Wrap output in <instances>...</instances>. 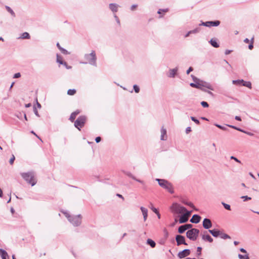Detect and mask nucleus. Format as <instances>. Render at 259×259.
<instances>
[{
    "label": "nucleus",
    "instance_id": "f257e3e1",
    "mask_svg": "<svg viewBox=\"0 0 259 259\" xmlns=\"http://www.w3.org/2000/svg\"><path fill=\"white\" fill-rule=\"evenodd\" d=\"M21 177L32 186H34L37 181L34 178V173L33 171L21 173Z\"/></svg>",
    "mask_w": 259,
    "mask_h": 259
},
{
    "label": "nucleus",
    "instance_id": "f03ea898",
    "mask_svg": "<svg viewBox=\"0 0 259 259\" xmlns=\"http://www.w3.org/2000/svg\"><path fill=\"white\" fill-rule=\"evenodd\" d=\"M156 181L158 182L160 187L167 190L170 193L173 194L174 193L172 186L168 181L164 179H156Z\"/></svg>",
    "mask_w": 259,
    "mask_h": 259
},
{
    "label": "nucleus",
    "instance_id": "7ed1b4c3",
    "mask_svg": "<svg viewBox=\"0 0 259 259\" xmlns=\"http://www.w3.org/2000/svg\"><path fill=\"white\" fill-rule=\"evenodd\" d=\"M68 221L74 226H78L81 223V217L80 214L75 216H70L67 212H63Z\"/></svg>",
    "mask_w": 259,
    "mask_h": 259
},
{
    "label": "nucleus",
    "instance_id": "20e7f679",
    "mask_svg": "<svg viewBox=\"0 0 259 259\" xmlns=\"http://www.w3.org/2000/svg\"><path fill=\"white\" fill-rule=\"evenodd\" d=\"M84 59L87 61V62H84V64L89 63L91 65L96 66V53L94 51H92L90 54H85Z\"/></svg>",
    "mask_w": 259,
    "mask_h": 259
},
{
    "label": "nucleus",
    "instance_id": "39448f33",
    "mask_svg": "<svg viewBox=\"0 0 259 259\" xmlns=\"http://www.w3.org/2000/svg\"><path fill=\"white\" fill-rule=\"evenodd\" d=\"M199 233V230L198 229L193 228L187 232L186 236L190 240L195 241L197 239Z\"/></svg>",
    "mask_w": 259,
    "mask_h": 259
},
{
    "label": "nucleus",
    "instance_id": "423d86ee",
    "mask_svg": "<svg viewBox=\"0 0 259 259\" xmlns=\"http://www.w3.org/2000/svg\"><path fill=\"white\" fill-rule=\"evenodd\" d=\"M87 118L85 116H80L74 122V126L79 131L83 127L86 121Z\"/></svg>",
    "mask_w": 259,
    "mask_h": 259
},
{
    "label": "nucleus",
    "instance_id": "0eeeda50",
    "mask_svg": "<svg viewBox=\"0 0 259 259\" xmlns=\"http://www.w3.org/2000/svg\"><path fill=\"white\" fill-rule=\"evenodd\" d=\"M172 211L177 214H181L186 211V208L178 203H174L171 206Z\"/></svg>",
    "mask_w": 259,
    "mask_h": 259
},
{
    "label": "nucleus",
    "instance_id": "6e6552de",
    "mask_svg": "<svg viewBox=\"0 0 259 259\" xmlns=\"http://www.w3.org/2000/svg\"><path fill=\"white\" fill-rule=\"evenodd\" d=\"M197 81H198L197 84L198 85V87H199V88H198V89L203 90V88H205L207 89L212 91L213 90V87L209 82H207L200 79Z\"/></svg>",
    "mask_w": 259,
    "mask_h": 259
},
{
    "label": "nucleus",
    "instance_id": "1a4fd4ad",
    "mask_svg": "<svg viewBox=\"0 0 259 259\" xmlns=\"http://www.w3.org/2000/svg\"><path fill=\"white\" fill-rule=\"evenodd\" d=\"M220 21L219 20H216L214 21H207L205 22H202L199 24V26L202 25L206 27H211V26H218L220 25Z\"/></svg>",
    "mask_w": 259,
    "mask_h": 259
},
{
    "label": "nucleus",
    "instance_id": "9d476101",
    "mask_svg": "<svg viewBox=\"0 0 259 259\" xmlns=\"http://www.w3.org/2000/svg\"><path fill=\"white\" fill-rule=\"evenodd\" d=\"M176 240L177 243V245H180L181 244L187 245L186 242H185V237L183 236L178 235L176 237Z\"/></svg>",
    "mask_w": 259,
    "mask_h": 259
},
{
    "label": "nucleus",
    "instance_id": "9b49d317",
    "mask_svg": "<svg viewBox=\"0 0 259 259\" xmlns=\"http://www.w3.org/2000/svg\"><path fill=\"white\" fill-rule=\"evenodd\" d=\"M190 250L189 249H185L179 252L178 254V256L180 258H183L190 255Z\"/></svg>",
    "mask_w": 259,
    "mask_h": 259
},
{
    "label": "nucleus",
    "instance_id": "f8f14e48",
    "mask_svg": "<svg viewBox=\"0 0 259 259\" xmlns=\"http://www.w3.org/2000/svg\"><path fill=\"white\" fill-rule=\"evenodd\" d=\"M203 227L205 229H208L212 227V223L210 219L205 218L203 220Z\"/></svg>",
    "mask_w": 259,
    "mask_h": 259
},
{
    "label": "nucleus",
    "instance_id": "ddd939ff",
    "mask_svg": "<svg viewBox=\"0 0 259 259\" xmlns=\"http://www.w3.org/2000/svg\"><path fill=\"white\" fill-rule=\"evenodd\" d=\"M207 233L206 231L204 232L203 234L202 235V239L203 240L207 241L209 242H210V243L212 242L213 241V239L209 235L206 234L205 233Z\"/></svg>",
    "mask_w": 259,
    "mask_h": 259
},
{
    "label": "nucleus",
    "instance_id": "4468645a",
    "mask_svg": "<svg viewBox=\"0 0 259 259\" xmlns=\"http://www.w3.org/2000/svg\"><path fill=\"white\" fill-rule=\"evenodd\" d=\"M123 172L128 177L131 178L132 179H133V180L136 181L137 182H138L142 184H144V182L143 181H141L140 180H139V179H137L134 176H133L132 173H131L129 171H123Z\"/></svg>",
    "mask_w": 259,
    "mask_h": 259
},
{
    "label": "nucleus",
    "instance_id": "2eb2a0df",
    "mask_svg": "<svg viewBox=\"0 0 259 259\" xmlns=\"http://www.w3.org/2000/svg\"><path fill=\"white\" fill-rule=\"evenodd\" d=\"M201 220V217L197 214H194L190 220V222L192 223H198Z\"/></svg>",
    "mask_w": 259,
    "mask_h": 259
},
{
    "label": "nucleus",
    "instance_id": "dca6fc26",
    "mask_svg": "<svg viewBox=\"0 0 259 259\" xmlns=\"http://www.w3.org/2000/svg\"><path fill=\"white\" fill-rule=\"evenodd\" d=\"M178 70V67H176L175 68L170 69L169 70V74H168V76L170 78L175 77V75L176 74Z\"/></svg>",
    "mask_w": 259,
    "mask_h": 259
},
{
    "label": "nucleus",
    "instance_id": "f3484780",
    "mask_svg": "<svg viewBox=\"0 0 259 259\" xmlns=\"http://www.w3.org/2000/svg\"><path fill=\"white\" fill-rule=\"evenodd\" d=\"M167 139V136H166V130L165 128H163L162 127L161 129V137L160 139L161 140H166Z\"/></svg>",
    "mask_w": 259,
    "mask_h": 259
},
{
    "label": "nucleus",
    "instance_id": "a211bd4d",
    "mask_svg": "<svg viewBox=\"0 0 259 259\" xmlns=\"http://www.w3.org/2000/svg\"><path fill=\"white\" fill-rule=\"evenodd\" d=\"M140 209L143 215L144 221H146L148 217V209L143 206L140 207Z\"/></svg>",
    "mask_w": 259,
    "mask_h": 259
},
{
    "label": "nucleus",
    "instance_id": "6ab92c4d",
    "mask_svg": "<svg viewBox=\"0 0 259 259\" xmlns=\"http://www.w3.org/2000/svg\"><path fill=\"white\" fill-rule=\"evenodd\" d=\"M208 231L214 237H218L220 234V231L217 229L209 230Z\"/></svg>",
    "mask_w": 259,
    "mask_h": 259
},
{
    "label": "nucleus",
    "instance_id": "aec40b11",
    "mask_svg": "<svg viewBox=\"0 0 259 259\" xmlns=\"http://www.w3.org/2000/svg\"><path fill=\"white\" fill-rule=\"evenodd\" d=\"M80 113V111L78 110L72 112L70 116L69 119L71 121L73 122L75 119L76 116Z\"/></svg>",
    "mask_w": 259,
    "mask_h": 259
},
{
    "label": "nucleus",
    "instance_id": "412c9836",
    "mask_svg": "<svg viewBox=\"0 0 259 259\" xmlns=\"http://www.w3.org/2000/svg\"><path fill=\"white\" fill-rule=\"evenodd\" d=\"M118 6L116 4H109L110 9L113 12H116L118 10Z\"/></svg>",
    "mask_w": 259,
    "mask_h": 259
},
{
    "label": "nucleus",
    "instance_id": "4be33fe9",
    "mask_svg": "<svg viewBox=\"0 0 259 259\" xmlns=\"http://www.w3.org/2000/svg\"><path fill=\"white\" fill-rule=\"evenodd\" d=\"M188 218H187L186 216H185L184 214H182L180 219H179V223L180 224H183V223H185L186 222H187L188 220Z\"/></svg>",
    "mask_w": 259,
    "mask_h": 259
},
{
    "label": "nucleus",
    "instance_id": "5701e85b",
    "mask_svg": "<svg viewBox=\"0 0 259 259\" xmlns=\"http://www.w3.org/2000/svg\"><path fill=\"white\" fill-rule=\"evenodd\" d=\"M0 254L2 259H7L8 257L7 252L2 248H0Z\"/></svg>",
    "mask_w": 259,
    "mask_h": 259
},
{
    "label": "nucleus",
    "instance_id": "b1692460",
    "mask_svg": "<svg viewBox=\"0 0 259 259\" xmlns=\"http://www.w3.org/2000/svg\"><path fill=\"white\" fill-rule=\"evenodd\" d=\"M210 44L212 46H213L214 48H218L219 47V45L217 42L216 40L215 39H211L209 41Z\"/></svg>",
    "mask_w": 259,
    "mask_h": 259
},
{
    "label": "nucleus",
    "instance_id": "393cba45",
    "mask_svg": "<svg viewBox=\"0 0 259 259\" xmlns=\"http://www.w3.org/2000/svg\"><path fill=\"white\" fill-rule=\"evenodd\" d=\"M147 243L151 247L154 248L155 247V242L151 239H148L147 240Z\"/></svg>",
    "mask_w": 259,
    "mask_h": 259
},
{
    "label": "nucleus",
    "instance_id": "a878e982",
    "mask_svg": "<svg viewBox=\"0 0 259 259\" xmlns=\"http://www.w3.org/2000/svg\"><path fill=\"white\" fill-rule=\"evenodd\" d=\"M219 236L222 238V239H230L231 237L229 235H228V234H225L224 233H223L222 232H221L220 231V234L219 235Z\"/></svg>",
    "mask_w": 259,
    "mask_h": 259
},
{
    "label": "nucleus",
    "instance_id": "bb28decb",
    "mask_svg": "<svg viewBox=\"0 0 259 259\" xmlns=\"http://www.w3.org/2000/svg\"><path fill=\"white\" fill-rule=\"evenodd\" d=\"M57 47L58 48V49L61 51V52L63 54H69V53H68V52L66 50H65V49H63V48H62V47L60 46V45L59 43H58H58L57 44Z\"/></svg>",
    "mask_w": 259,
    "mask_h": 259
},
{
    "label": "nucleus",
    "instance_id": "cd10ccee",
    "mask_svg": "<svg viewBox=\"0 0 259 259\" xmlns=\"http://www.w3.org/2000/svg\"><path fill=\"white\" fill-rule=\"evenodd\" d=\"M20 38L22 39H29L30 38V35L28 32H25L21 34Z\"/></svg>",
    "mask_w": 259,
    "mask_h": 259
},
{
    "label": "nucleus",
    "instance_id": "c85d7f7f",
    "mask_svg": "<svg viewBox=\"0 0 259 259\" xmlns=\"http://www.w3.org/2000/svg\"><path fill=\"white\" fill-rule=\"evenodd\" d=\"M6 9L13 17H15V14L13 10L9 6H6Z\"/></svg>",
    "mask_w": 259,
    "mask_h": 259
},
{
    "label": "nucleus",
    "instance_id": "c756f323",
    "mask_svg": "<svg viewBox=\"0 0 259 259\" xmlns=\"http://www.w3.org/2000/svg\"><path fill=\"white\" fill-rule=\"evenodd\" d=\"M185 226L184 225H182L181 226L179 227V229H178V232L179 233H183L186 230V228H185Z\"/></svg>",
    "mask_w": 259,
    "mask_h": 259
},
{
    "label": "nucleus",
    "instance_id": "7c9ffc66",
    "mask_svg": "<svg viewBox=\"0 0 259 259\" xmlns=\"http://www.w3.org/2000/svg\"><path fill=\"white\" fill-rule=\"evenodd\" d=\"M232 82H233V83L234 84L241 85L243 83V82H244V80L243 79L234 80H233Z\"/></svg>",
    "mask_w": 259,
    "mask_h": 259
},
{
    "label": "nucleus",
    "instance_id": "2f4dec72",
    "mask_svg": "<svg viewBox=\"0 0 259 259\" xmlns=\"http://www.w3.org/2000/svg\"><path fill=\"white\" fill-rule=\"evenodd\" d=\"M243 86L246 87L249 89L251 88V83L249 81H244L243 82V83L242 84Z\"/></svg>",
    "mask_w": 259,
    "mask_h": 259
},
{
    "label": "nucleus",
    "instance_id": "473e14b6",
    "mask_svg": "<svg viewBox=\"0 0 259 259\" xmlns=\"http://www.w3.org/2000/svg\"><path fill=\"white\" fill-rule=\"evenodd\" d=\"M57 61L60 64H64L65 66H66L67 65V63L66 62H63V61L61 59V57L58 55H57Z\"/></svg>",
    "mask_w": 259,
    "mask_h": 259
},
{
    "label": "nucleus",
    "instance_id": "72a5a7b5",
    "mask_svg": "<svg viewBox=\"0 0 259 259\" xmlns=\"http://www.w3.org/2000/svg\"><path fill=\"white\" fill-rule=\"evenodd\" d=\"M238 256L239 259H249L248 254L247 253H246V254L244 255L239 254Z\"/></svg>",
    "mask_w": 259,
    "mask_h": 259
},
{
    "label": "nucleus",
    "instance_id": "f704fd0d",
    "mask_svg": "<svg viewBox=\"0 0 259 259\" xmlns=\"http://www.w3.org/2000/svg\"><path fill=\"white\" fill-rule=\"evenodd\" d=\"M182 202L184 204H185V205H188V206H189L190 207H192L193 208H195L194 205L191 202H188V201H183Z\"/></svg>",
    "mask_w": 259,
    "mask_h": 259
},
{
    "label": "nucleus",
    "instance_id": "c9c22d12",
    "mask_svg": "<svg viewBox=\"0 0 259 259\" xmlns=\"http://www.w3.org/2000/svg\"><path fill=\"white\" fill-rule=\"evenodd\" d=\"M76 93V90L74 89H69L67 91V94L69 95H74Z\"/></svg>",
    "mask_w": 259,
    "mask_h": 259
},
{
    "label": "nucleus",
    "instance_id": "e433bc0d",
    "mask_svg": "<svg viewBox=\"0 0 259 259\" xmlns=\"http://www.w3.org/2000/svg\"><path fill=\"white\" fill-rule=\"evenodd\" d=\"M222 204H223V205L224 206V207H225V209H226L227 210H231V207L229 204H226L224 202H222Z\"/></svg>",
    "mask_w": 259,
    "mask_h": 259
},
{
    "label": "nucleus",
    "instance_id": "4c0bfd02",
    "mask_svg": "<svg viewBox=\"0 0 259 259\" xmlns=\"http://www.w3.org/2000/svg\"><path fill=\"white\" fill-rule=\"evenodd\" d=\"M227 125L228 126H229V127H232V128H234V129H235V130H237V131H240V132H244V131H243V130H241V129H240V128H238V127H236V126H234V125H229V124H227Z\"/></svg>",
    "mask_w": 259,
    "mask_h": 259
},
{
    "label": "nucleus",
    "instance_id": "58836bf2",
    "mask_svg": "<svg viewBox=\"0 0 259 259\" xmlns=\"http://www.w3.org/2000/svg\"><path fill=\"white\" fill-rule=\"evenodd\" d=\"M217 127H219V128L222 130H224V131H227L228 129L227 127H225V126H223L220 124H214Z\"/></svg>",
    "mask_w": 259,
    "mask_h": 259
},
{
    "label": "nucleus",
    "instance_id": "ea45409f",
    "mask_svg": "<svg viewBox=\"0 0 259 259\" xmlns=\"http://www.w3.org/2000/svg\"><path fill=\"white\" fill-rule=\"evenodd\" d=\"M198 82H194V83H191L190 84V86L193 87V88H195L196 89H198V88H199V87H198Z\"/></svg>",
    "mask_w": 259,
    "mask_h": 259
},
{
    "label": "nucleus",
    "instance_id": "a19ab883",
    "mask_svg": "<svg viewBox=\"0 0 259 259\" xmlns=\"http://www.w3.org/2000/svg\"><path fill=\"white\" fill-rule=\"evenodd\" d=\"M253 37H252L251 38V39L250 40V44L248 46V49L249 50H252V48H253Z\"/></svg>",
    "mask_w": 259,
    "mask_h": 259
},
{
    "label": "nucleus",
    "instance_id": "79ce46f5",
    "mask_svg": "<svg viewBox=\"0 0 259 259\" xmlns=\"http://www.w3.org/2000/svg\"><path fill=\"white\" fill-rule=\"evenodd\" d=\"M200 30V28L198 27V28H196L195 29H194V30H190V32H191V33H197L198 32H199Z\"/></svg>",
    "mask_w": 259,
    "mask_h": 259
},
{
    "label": "nucleus",
    "instance_id": "37998d69",
    "mask_svg": "<svg viewBox=\"0 0 259 259\" xmlns=\"http://www.w3.org/2000/svg\"><path fill=\"white\" fill-rule=\"evenodd\" d=\"M241 198L243 199L244 201L249 200L251 199V198L250 197H248L247 196H242L241 197Z\"/></svg>",
    "mask_w": 259,
    "mask_h": 259
},
{
    "label": "nucleus",
    "instance_id": "c03bdc74",
    "mask_svg": "<svg viewBox=\"0 0 259 259\" xmlns=\"http://www.w3.org/2000/svg\"><path fill=\"white\" fill-rule=\"evenodd\" d=\"M191 119L192 121H193L194 122H195L196 124H199L200 123V122L199 121L196 119L195 117H193V116H191Z\"/></svg>",
    "mask_w": 259,
    "mask_h": 259
},
{
    "label": "nucleus",
    "instance_id": "a18cd8bd",
    "mask_svg": "<svg viewBox=\"0 0 259 259\" xmlns=\"http://www.w3.org/2000/svg\"><path fill=\"white\" fill-rule=\"evenodd\" d=\"M201 105L203 107H205V108H207L209 106V105L206 102H205V101H202L201 102Z\"/></svg>",
    "mask_w": 259,
    "mask_h": 259
},
{
    "label": "nucleus",
    "instance_id": "49530a36",
    "mask_svg": "<svg viewBox=\"0 0 259 259\" xmlns=\"http://www.w3.org/2000/svg\"><path fill=\"white\" fill-rule=\"evenodd\" d=\"M185 213H184V214L187 217V218H188L189 219V216L190 215L191 213V211H188L187 209H186V211H184Z\"/></svg>",
    "mask_w": 259,
    "mask_h": 259
},
{
    "label": "nucleus",
    "instance_id": "de8ad7c7",
    "mask_svg": "<svg viewBox=\"0 0 259 259\" xmlns=\"http://www.w3.org/2000/svg\"><path fill=\"white\" fill-rule=\"evenodd\" d=\"M133 87H134V89L135 90V92L136 93H138L139 92V91H140V89L138 87V86L137 85H134Z\"/></svg>",
    "mask_w": 259,
    "mask_h": 259
},
{
    "label": "nucleus",
    "instance_id": "09e8293b",
    "mask_svg": "<svg viewBox=\"0 0 259 259\" xmlns=\"http://www.w3.org/2000/svg\"><path fill=\"white\" fill-rule=\"evenodd\" d=\"M15 159V157L14 155H12V156L10 158V161H9L10 164L12 165L13 164Z\"/></svg>",
    "mask_w": 259,
    "mask_h": 259
},
{
    "label": "nucleus",
    "instance_id": "8fccbe9b",
    "mask_svg": "<svg viewBox=\"0 0 259 259\" xmlns=\"http://www.w3.org/2000/svg\"><path fill=\"white\" fill-rule=\"evenodd\" d=\"M137 7H138L137 5H136V4L133 5L131 7V10L132 11H134L137 9Z\"/></svg>",
    "mask_w": 259,
    "mask_h": 259
},
{
    "label": "nucleus",
    "instance_id": "3c124183",
    "mask_svg": "<svg viewBox=\"0 0 259 259\" xmlns=\"http://www.w3.org/2000/svg\"><path fill=\"white\" fill-rule=\"evenodd\" d=\"M184 226L185 227V228H186V230L188 229H191L192 227V225L191 224H185V225H184Z\"/></svg>",
    "mask_w": 259,
    "mask_h": 259
},
{
    "label": "nucleus",
    "instance_id": "603ef678",
    "mask_svg": "<svg viewBox=\"0 0 259 259\" xmlns=\"http://www.w3.org/2000/svg\"><path fill=\"white\" fill-rule=\"evenodd\" d=\"M206 88H203V90H201L204 91V92H205L207 93L209 95H213V93L211 92L206 90Z\"/></svg>",
    "mask_w": 259,
    "mask_h": 259
},
{
    "label": "nucleus",
    "instance_id": "864d4df0",
    "mask_svg": "<svg viewBox=\"0 0 259 259\" xmlns=\"http://www.w3.org/2000/svg\"><path fill=\"white\" fill-rule=\"evenodd\" d=\"M21 76V74L20 73H16L14 75L13 78H19Z\"/></svg>",
    "mask_w": 259,
    "mask_h": 259
},
{
    "label": "nucleus",
    "instance_id": "5fc2aeb1",
    "mask_svg": "<svg viewBox=\"0 0 259 259\" xmlns=\"http://www.w3.org/2000/svg\"><path fill=\"white\" fill-rule=\"evenodd\" d=\"M201 250H202V248L201 247H198L197 248V251L198 252V255L201 254Z\"/></svg>",
    "mask_w": 259,
    "mask_h": 259
},
{
    "label": "nucleus",
    "instance_id": "6e6d98bb",
    "mask_svg": "<svg viewBox=\"0 0 259 259\" xmlns=\"http://www.w3.org/2000/svg\"><path fill=\"white\" fill-rule=\"evenodd\" d=\"M33 111L34 112V114L37 116H39V114H38V111L36 108V107H34L33 108Z\"/></svg>",
    "mask_w": 259,
    "mask_h": 259
},
{
    "label": "nucleus",
    "instance_id": "4d7b16f0",
    "mask_svg": "<svg viewBox=\"0 0 259 259\" xmlns=\"http://www.w3.org/2000/svg\"><path fill=\"white\" fill-rule=\"evenodd\" d=\"M231 159H234V160H235L237 162H239V163L241 162L239 160H238L237 158H236L235 157H234L233 156H231Z\"/></svg>",
    "mask_w": 259,
    "mask_h": 259
},
{
    "label": "nucleus",
    "instance_id": "13d9d810",
    "mask_svg": "<svg viewBox=\"0 0 259 259\" xmlns=\"http://www.w3.org/2000/svg\"><path fill=\"white\" fill-rule=\"evenodd\" d=\"M150 205H151V206H152V204L151 203H150ZM151 209L153 210V212H154L155 213H157V211H158V210H157V209L156 208H154V207H153V206H151Z\"/></svg>",
    "mask_w": 259,
    "mask_h": 259
},
{
    "label": "nucleus",
    "instance_id": "bf43d9fd",
    "mask_svg": "<svg viewBox=\"0 0 259 259\" xmlns=\"http://www.w3.org/2000/svg\"><path fill=\"white\" fill-rule=\"evenodd\" d=\"M192 78H193V80L194 82H198L197 80H199V79L197 78V77H196L195 76H193V75H191Z\"/></svg>",
    "mask_w": 259,
    "mask_h": 259
},
{
    "label": "nucleus",
    "instance_id": "052dcab7",
    "mask_svg": "<svg viewBox=\"0 0 259 259\" xmlns=\"http://www.w3.org/2000/svg\"><path fill=\"white\" fill-rule=\"evenodd\" d=\"M191 132V128L190 127H187L186 129V133L188 134Z\"/></svg>",
    "mask_w": 259,
    "mask_h": 259
},
{
    "label": "nucleus",
    "instance_id": "680f3d73",
    "mask_svg": "<svg viewBox=\"0 0 259 259\" xmlns=\"http://www.w3.org/2000/svg\"><path fill=\"white\" fill-rule=\"evenodd\" d=\"M114 18H115V20H116V21L117 23L119 25H120V21H119V18H118V17H117L116 15H114Z\"/></svg>",
    "mask_w": 259,
    "mask_h": 259
},
{
    "label": "nucleus",
    "instance_id": "e2e57ef3",
    "mask_svg": "<svg viewBox=\"0 0 259 259\" xmlns=\"http://www.w3.org/2000/svg\"><path fill=\"white\" fill-rule=\"evenodd\" d=\"M193 69L192 67H189V69L187 70V74H189V73L191 71H193Z\"/></svg>",
    "mask_w": 259,
    "mask_h": 259
},
{
    "label": "nucleus",
    "instance_id": "0e129e2a",
    "mask_svg": "<svg viewBox=\"0 0 259 259\" xmlns=\"http://www.w3.org/2000/svg\"><path fill=\"white\" fill-rule=\"evenodd\" d=\"M243 133L246 134L247 135H248L250 136H253L254 135V134L253 133L248 132L244 131V132H243Z\"/></svg>",
    "mask_w": 259,
    "mask_h": 259
},
{
    "label": "nucleus",
    "instance_id": "69168bd1",
    "mask_svg": "<svg viewBox=\"0 0 259 259\" xmlns=\"http://www.w3.org/2000/svg\"><path fill=\"white\" fill-rule=\"evenodd\" d=\"M101 138L100 137H97L96 139H95V141L96 142V143H99L101 141Z\"/></svg>",
    "mask_w": 259,
    "mask_h": 259
},
{
    "label": "nucleus",
    "instance_id": "338daca9",
    "mask_svg": "<svg viewBox=\"0 0 259 259\" xmlns=\"http://www.w3.org/2000/svg\"><path fill=\"white\" fill-rule=\"evenodd\" d=\"M240 251L241 252H243V253H247L246 250L245 249L243 248H241L240 249Z\"/></svg>",
    "mask_w": 259,
    "mask_h": 259
},
{
    "label": "nucleus",
    "instance_id": "774afa93",
    "mask_svg": "<svg viewBox=\"0 0 259 259\" xmlns=\"http://www.w3.org/2000/svg\"><path fill=\"white\" fill-rule=\"evenodd\" d=\"M235 119L238 121H241V118L240 117L238 116H236L235 117Z\"/></svg>",
    "mask_w": 259,
    "mask_h": 259
}]
</instances>
